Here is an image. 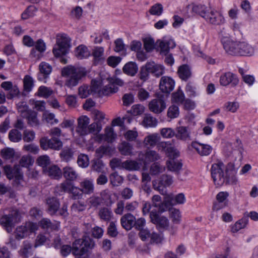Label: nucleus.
Masks as SVG:
<instances>
[{
    "label": "nucleus",
    "mask_w": 258,
    "mask_h": 258,
    "mask_svg": "<svg viewBox=\"0 0 258 258\" xmlns=\"http://www.w3.org/2000/svg\"><path fill=\"white\" fill-rule=\"evenodd\" d=\"M221 42L226 52L230 55L249 56L254 53V48L246 41H233L224 37Z\"/></svg>",
    "instance_id": "f257e3e1"
},
{
    "label": "nucleus",
    "mask_w": 258,
    "mask_h": 258,
    "mask_svg": "<svg viewBox=\"0 0 258 258\" xmlns=\"http://www.w3.org/2000/svg\"><path fill=\"white\" fill-rule=\"evenodd\" d=\"M159 150L165 152L170 158L166 162L168 170L174 172H178L181 169L182 164L175 158L179 156V152L173 147L170 142H162L158 146Z\"/></svg>",
    "instance_id": "f03ea898"
},
{
    "label": "nucleus",
    "mask_w": 258,
    "mask_h": 258,
    "mask_svg": "<svg viewBox=\"0 0 258 258\" xmlns=\"http://www.w3.org/2000/svg\"><path fill=\"white\" fill-rule=\"evenodd\" d=\"M94 245L93 240L89 237L77 239L73 242V254L75 258H89V250Z\"/></svg>",
    "instance_id": "7ed1b4c3"
},
{
    "label": "nucleus",
    "mask_w": 258,
    "mask_h": 258,
    "mask_svg": "<svg viewBox=\"0 0 258 258\" xmlns=\"http://www.w3.org/2000/svg\"><path fill=\"white\" fill-rule=\"evenodd\" d=\"M86 74V72L84 68L72 66H67L62 70V75L69 77L66 81V85L70 88L77 86Z\"/></svg>",
    "instance_id": "20e7f679"
},
{
    "label": "nucleus",
    "mask_w": 258,
    "mask_h": 258,
    "mask_svg": "<svg viewBox=\"0 0 258 258\" xmlns=\"http://www.w3.org/2000/svg\"><path fill=\"white\" fill-rule=\"evenodd\" d=\"M18 211L17 209L8 208L0 211V224L8 233L13 231V227L17 221Z\"/></svg>",
    "instance_id": "39448f33"
},
{
    "label": "nucleus",
    "mask_w": 258,
    "mask_h": 258,
    "mask_svg": "<svg viewBox=\"0 0 258 258\" xmlns=\"http://www.w3.org/2000/svg\"><path fill=\"white\" fill-rule=\"evenodd\" d=\"M226 170L225 165L221 161H218L212 164L211 176L216 185L222 186L225 183L226 180Z\"/></svg>",
    "instance_id": "423d86ee"
},
{
    "label": "nucleus",
    "mask_w": 258,
    "mask_h": 258,
    "mask_svg": "<svg viewBox=\"0 0 258 258\" xmlns=\"http://www.w3.org/2000/svg\"><path fill=\"white\" fill-rule=\"evenodd\" d=\"M38 229V224L32 222H26L24 225L18 226L14 232L17 240L24 239L32 233L35 232Z\"/></svg>",
    "instance_id": "0eeeda50"
},
{
    "label": "nucleus",
    "mask_w": 258,
    "mask_h": 258,
    "mask_svg": "<svg viewBox=\"0 0 258 258\" xmlns=\"http://www.w3.org/2000/svg\"><path fill=\"white\" fill-rule=\"evenodd\" d=\"M19 112H21L23 117L27 120L28 124L31 126H37L39 124V121L37 118V113L35 111L28 109L26 103L22 102L21 104H18Z\"/></svg>",
    "instance_id": "6e6552de"
},
{
    "label": "nucleus",
    "mask_w": 258,
    "mask_h": 258,
    "mask_svg": "<svg viewBox=\"0 0 258 258\" xmlns=\"http://www.w3.org/2000/svg\"><path fill=\"white\" fill-rule=\"evenodd\" d=\"M40 146L44 150H47L49 149L59 150L62 146V143L58 138L51 137V139H49L44 137L40 139Z\"/></svg>",
    "instance_id": "1a4fd4ad"
},
{
    "label": "nucleus",
    "mask_w": 258,
    "mask_h": 258,
    "mask_svg": "<svg viewBox=\"0 0 258 258\" xmlns=\"http://www.w3.org/2000/svg\"><path fill=\"white\" fill-rule=\"evenodd\" d=\"M173 182L172 176L163 174L161 176L158 185L156 186L154 181L153 182V186L162 195H166L167 193L166 188L170 186Z\"/></svg>",
    "instance_id": "9d476101"
},
{
    "label": "nucleus",
    "mask_w": 258,
    "mask_h": 258,
    "mask_svg": "<svg viewBox=\"0 0 258 258\" xmlns=\"http://www.w3.org/2000/svg\"><path fill=\"white\" fill-rule=\"evenodd\" d=\"M185 202V197L182 193L178 194L175 196L172 194L166 195L164 199L166 209H169L170 206L177 204H183Z\"/></svg>",
    "instance_id": "9b49d317"
},
{
    "label": "nucleus",
    "mask_w": 258,
    "mask_h": 258,
    "mask_svg": "<svg viewBox=\"0 0 258 258\" xmlns=\"http://www.w3.org/2000/svg\"><path fill=\"white\" fill-rule=\"evenodd\" d=\"M90 118L86 115H82L77 119V126L76 132L80 136L88 135V126Z\"/></svg>",
    "instance_id": "f8f14e48"
},
{
    "label": "nucleus",
    "mask_w": 258,
    "mask_h": 258,
    "mask_svg": "<svg viewBox=\"0 0 258 258\" xmlns=\"http://www.w3.org/2000/svg\"><path fill=\"white\" fill-rule=\"evenodd\" d=\"M205 19L209 23L216 25H222L225 23L222 15L217 11L209 9Z\"/></svg>",
    "instance_id": "ddd939ff"
},
{
    "label": "nucleus",
    "mask_w": 258,
    "mask_h": 258,
    "mask_svg": "<svg viewBox=\"0 0 258 258\" xmlns=\"http://www.w3.org/2000/svg\"><path fill=\"white\" fill-rule=\"evenodd\" d=\"M139 160L142 162L145 165L150 162L157 161L160 159V156L155 151L148 150L145 153L140 152L138 155Z\"/></svg>",
    "instance_id": "4468645a"
},
{
    "label": "nucleus",
    "mask_w": 258,
    "mask_h": 258,
    "mask_svg": "<svg viewBox=\"0 0 258 258\" xmlns=\"http://www.w3.org/2000/svg\"><path fill=\"white\" fill-rule=\"evenodd\" d=\"M39 72L37 75L38 80L40 81L46 83L47 79L52 71L51 66L48 63L42 62L39 64Z\"/></svg>",
    "instance_id": "2eb2a0df"
},
{
    "label": "nucleus",
    "mask_w": 258,
    "mask_h": 258,
    "mask_svg": "<svg viewBox=\"0 0 258 258\" xmlns=\"http://www.w3.org/2000/svg\"><path fill=\"white\" fill-rule=\"evenodd\" d=\"M166 108L165 101L160 98L152 100L149 103L150 110L156 114L162 112Z\"/></svg>",
    "instance_id": "dca6fc26"
},
{
    "label": "nucleus",
    "mask_w": 258,
    "mask_h": 258,
    "mask_svg": "<svg viewBox=\"0 0 258 258\" xmlns=\"http://www.w3.org/2000/svg\"><path fill=\"white\" fill-rule=\"evenodd\" d=\"M237 169L234 167L233 164L230 163L228 165L226 170V180L225 182L226 184H236L238 180L236 177Z\"/></svg>",
    "instance_id": "f3484780"
},
{
    "label": "nucleus",
    "mask_w": 258,
    "mask_h": 258,
    "mask_svg": "<svg viewBox=\"0 0 258 258\" xmlns=\"http://www.w3.org/2000/svg\"><path fill=\"white\" fill-rule=\"evenodd\" d=\"M39 226L44 230L47 232H51L53 230H58L60 227V223L58 222L54 221L52 222L48 218H43L38 223Z\"/></svg>",
    "instance_id": "a211bd4d"
},
{
    "label": "nucleus",
    "mask_w": 258,
    "mask_h": 258,
    "mask_svg": "<svg viewBox=\"0 0 258 258\" xmlns=\"http://www.w3.org/2000/svg\"><path fill=\"white\" fill-rule=\"evenodd\" d=\"M191 146L200 155L202 156H208L213 150V148L211 146L198 142H192Z\"/></svg>",
    "instance_id": "6ab92c4d"
},
{
    "label": "nucleus",
    "mask_w": 258,
    "mask_h": 258,
    "mask_svg": "<svg viewBox=\"0 0 258 258\" xmlns=\"http://www.w3.org/2000/svg\"><path fill=\"white\" fill-rule=\"evenodd\" d=\"M174 137L177 140L182 141L191 140L190 132L188 127L185 126H177L175 130Z\"/></svg>",
    "instance_id": "aec40b11"
},
{
    "label": "nucleus",
    "mask_w": 258,
    "mask_h": 258,
    "mask_svg": "<svg viewBox=\"0 0 258 258\" xmlns=\"http://www.w3.org/2000/svg\"><path fill=\"white\" fill-rule=\"evenodd\" d=\"M174 85L175 82L171 78L163 76L160 80L159 87L162 92L169 93L173 90Z\"/></svg>",
    "instance_id": "412c9836"
},
{
    "label": "nucleus",
    "mask_w": 258,
    "mask_h": 258,
    "mask_svg": "<svg viewBox=\"0 0 258 258\" xmlns=\"http://www.w3.org/2000/svg\"><path fill=\"white\" fill-rule=\"evenodd\" d=\"M147 67L150 73L156 77H159L164 73L163 66L156 64L154 62L147 63Z\"/></svg>",
    "instance_id": "4be33fe9"
},
{
    "label": "nucleus",
    "mask_w": 258,
    "mask_h": 258,
    "mask_svg": "<svg viewBox=\"0 0 258 258\" xmlns=\"http://www.w3.org/2000/svg\"><path fill=\"white\" fill-rule=\"evenodd\" d=\"M220 82L222 86H227L230 83L236 85L238 83V79L233 74L227 72L221 76Z\"/></svg>",
    "instance_id": "5701e85b"
},
{
    "label": "nucleus",
    "mask_w": 258,
    "mask_h": 258,
    "mask_svg": "<svg viewBox=\"0 0 258 258\" xmlns=\"http://www.w3.org/2000/svg\"><path fill=\"white\" fill-rule=\"evenodd\" d=\"M80 186L82 192L85 194L90 195L94 192V186L93 180L92 179L85 178L80 182Z\"/></svg>",
    "instance_id": "b1692460"
},
{
    "label": "nucleus",
    "mask_w": 258,
    "mask_h": 258,
    "mask_svg": "<svg viewBox=\"0 0 258 258\" xmlns=\"http://www.w3.org/2000/svg\"><path fill=\"white\" fill-rule=\"evenodd\" d=\"M47 212L50 215H53L58 211L60 204L58 200L54 197L48 198L46 200Z\"/></svg>",
    "instance_id": "393cba45"
},
{
    "label": "nucleus",
    "mask_w": 258,
    "mask_h": 258,
    "mask_svg": "<svg viewBox=\"0 0 258 258\" xmlns=\"http://www.w3.org/2000/svg\"><path fill=\"white\" fill-rule=\"evenodd\" d=\"M135 219V217L132 214H125L120 219L121 225L125 230H130L134 226Z\"/></svg>",
    "instance_id": "a878e982"
},
{
    "label": "nucleus",
    "mask_w": 258,
    "mask_h": 258,
    "mask_svg": "<svg viewBox=\"0 0 258 258\" xmlns=\"http://www.w3.org/2000/svg\"><path fill=\"white\" fill-rule=\"evenodd\" d=\"M6 173L10 179L15 178V180L19 183L22 180L23 175L20 170L18 169H12L9 166H5L4 168Z\"/></svg>",
    "instance_id": "bb28decb"
},
{
    "label": "nucleus",
    "mask_w": 258,
    "mask_h": 258,
    "mask_svg": "<svg viewBox=\"0 0 258 258\" xmlns=\"http://www.w3.org/2000/svg\"><path fill=\"white\" fill-rule=\"evenodd\" d=\"M187 8L188 9H191L192 13L199 14L204 19L209 10V8L205 5H196L195 4L188 5Z\"/></svg>",
    "instance_id": "cd10ccee"
},
{
    "label": "nucleus",
    "mask_w": 258,
    "mask_h": 258,
    "mask_svg": "<svg viewBox=\"0 0 258 258\" xmlns=\"http://www.w3.org/2000/svg\"><path fill=\"white\" fill-rule=\"evenodd\" d=\"M44 173L54 179H59L61 177L62 172L56 165H52L44 168Z\"/></svg>",
    "instance_id": "c85d7f7f"
},
{
    "label": "nucleus",
    "mask_w": 258,
    "mask_h": 258,
    "mask_svg": "<svg viewBox=\"0 0 258 258\" xmlns=\"http://www.w3.org/2000/svg\"><path fill=\"white\" fill-rule=\"evenodd\" d=\"M159 45L160 48L161 53L166 55L170 49H172L175 46V43L173 40L169 39L160 41Z\"/></svg>",
    "instance_id": "c756f323"
},
{
    "label": "nucleus",
    "mask_w": 258,
    "mask_h": 258,
    "mask_svg": "<svg viewBox=\"0 0 258 258\" xmlns=\"http://www.w3.org/2000/svg\"><path fill=\"white\" fill-rule=\"evenodd\" d=\"M122 71L127 76L133 77L137 73L138 67L136 62L130 61L123 66Z\"/></svg>",
    "instance_id": "7c9ffc66"
},
{
    "label": "nucleus",
    "mask_w": 258,
    "mask_h": 258,
    "mask_svg": "<svg viewBox=\"0 0 258 258\" xmlns=\"http://www.w3.org/2000/svg\"><path fill=\"white\" fill-rule=\"evenodd\" d=\"M63 175L67 180L74 181L77 179L78 174L73 167L66 166L63 168Z\"/></svg>",
    "instance_id": "2f4dec72"
},
{
    "label": "nucleus",
    "mask_w": 258,
    "mask_h": 258,
    "mask_svg": "<svg viewBox=\"0 0 258 258\" xmlns=\"http://www.w3.org/2000/svg\"><path fill=\"white\" fill-rule=\"evenodd\" d=\"M142 166V164L135 160H126L122 162V168L129 171L138 170Z\"/></svg>",
    "instance_id": "473e14b6"
},
{
    "label": "nucleus",
    "mask_w": 258,
    "mask_h": 258,
    "mask_svg": "<svg viewBox=\"0 0 258 258\" xmlns=\"http://www.w3.org/2000/svg\"><path fill=\"white\" fill-rule=\"evenodd\" d=\"M118 150L123 155L128 156L133 155V147L127 142H122L118 146Z\"/></svg>",
    "instance_id": "72a5a7b5"
},
{
    "label": "nucleus",
    "mask_w": 258,
    "mask_h": 258,
    "mask_svg": "<svg viewBox=\"0 0 258 258\" xmlns=\"http://www.w3.org/2000/svg\"><path fill=\"white\" fill-rule=\"evenodd\" d=\"M157 134H153L146 136L144 140V144L146 147H154L159 140Z\"/></svg>",
    "instance_id": "f704fd0d"
},
{
    "label": "nucleus",
    "mask_w": 258,
    "mask_h": 258,
    "mask_svg": "<svg viewBox=\"0 0 258 258\" xmlns=\"http://www.w3.org/2000/svg\"><path fill=\"white\" fill-rule=\"evenodd\" d=\"M75 55L79 59H83L88 57L90 52L86 46L80 45L76 48Z\"/></svg>",
    "instance_id": "c9c22d12"
},
{
    "label": "nucleus",
    "mask_w": 258,
    "mask_h": 258,
    "mask_svg": "<svg viewBox=\"0 0 258 258\" xmlns=\"http://www.w3.org/2000/svg\"><path fill=\"white\" fill-rule=\"evenodd\" d=\"M178 75L183 80H187L191 75V72L188 66L183 64L179 67L178 70Z\"/></svg>",
    "instance_id": "e433bc0d"
},
{
    "label": "nucleus",
    "mask_w": 258,
    "mask_h": 258,
    "mask_svg": "<svg viewBox=\"0 0 258 258\" xmlns=\"http://www.w3.org/2000/svg\"><path fill=\"white\" fill-rule=\"evenodd\" d=\"M157 119L150 114H146L142 121V124L146 127H155L157 124Z\"/></svg>",
    "instance_id": "4c0bfd02"
},
{
    "label": "nucleus",
    "mask_w": 258,
    "mask_h": 258,
    "mask_svg": "<svg viewBox=\"0 0 258 258\" xmlns=\"http://www.w3.org/2000/svg\"><path fill=\"white\" fill-rule=\"evenodd\" d=\"M185 100V96L183 91L179 88L172 94L171 100L172 102L177 104H182Z\"/></svg>",
    "instance_id": "58836bf2"
},
{
    "label": "nucleus",
    "mask_w": 258,
    "mask_h": 258,
    "mask_svg": "<svg viewBox=\"0 0 258 258\" xmlns=\"http://www.w3.org/2000/svg\"><path fill=\"white\" fill-rule=\"evenodd\" d=\"M113 152V149L108 145L101 146L96 149V154L97 156L101 158L103 155H109Z\"/></svg>",
    "instance_id": "ea45409f"
},
{
    "label": "nucleus",
    "mask_w": 258,
    "mask_h": 258,
    "mask_svg": "<svg viewBox=\"0 0 258 258\" xmlns=\"http://www.w3.org/2000/svg\"><path fill=\"white\" fill-rule=\"evenodd\" d=\"M70 43V38L65 34H62L57 36L56 43L55 45H58L63 47H65V48L69 49Z\"/></svg>",
    "instance_id": "a19ab883"
},
{
    "label": "nucleus",
    "mask_w": 258,
    "mask_h": 258,
    "mask_svg": "<svg viewBox=\"0 0 258 258\" xmlns=\"http://www.w3.org/2000/svg\"><path fill=\"white\" fill-rule=\"evenodd\" d=\"M99 216L101 219L105 221H109L112 217L113 214L110 209L103 207L99 210Z\"/></svg>",
    "instance_id": "79ce46f5"
},
{
    "label": "nucleus",
    "mask_w": 258,
    "mask_h": 258,
    "mask_svg": "<svg viewBox=\"0 0 258 258\" xmlns=\"http://www.w3.org/2000/svg\"><path fill=\"white\" fill-rule=\"evenodd\" d=\"M36 163L43 168L44 171V168H47L48 166L50 164V158L47 155L40 156L36 159Z\"/></svg>",
    "instance_id": "37998d69"
},
{
    "label": "nucleus",
    "mask_w": 258,
    "mask_h": 258,
    "mask_svg": "<svg viewBox=\"0 0 258 258\" xmlns=\"http://www.w3.org/2000/svg\"><path fill=\"white\" fill-rule=\"evenodd\" d=\"M70 181L66 179V180L57 185L56 188L59 191L70 193L74 186V184Z\"/></svg>",
    "instance_id": "c03bdc74"
},
{
    "label": "nucleus",
    "mask_w": 258,
    "mask_h": 258,
    "mask_svg": "<svg viewBox=\"0 0 258 258\" xmlns=\"http://www.w3.org/2000/svg\"><path fill=\"white\" fill-rule=\"evenodd\" d=\"M9 139L12 142L18 143L22 140V135L18 130L12 129L9 133Z\"/></svg>",
    "instance_id": "a18cd8bd"
},
{
    "label": "nucleus",
    "mask_w": 258,
    "mask_h": 258,
    "mask_svg": "<svg viewBox=\"0 0 258 258\" xmlns=\"http://www.w3.org/2000/svg\"><path fill=\"white\" fill-rule=\"evenodd\" d=\"M144 47L146 52H151L155 48V41L153 38L147 37L143 39Z\"/></svg>",
    "instance_id": "49530a36"
},
{
    "label": "nucleus",
    "mask_w": 258,
    "mask_h": 258,
    "mask_svg": "<svg viewBox=\"0 0 258 258\" xmlns=\"http://www.w3.org/2000/svg\"><path fill=\"white\" fill-rule=\"evenodd\" d=\"M62 160L68 162L73 159L74 151L70 148H64L60 153Z\"/></svg>",
    "instance_id": "de8ad7c7"
},
{
    "label": "nucleus",
    "mask_w": 258,
    "mask_h": 258,
    "mask_svg": "<svg viewBox=\"0 0 258 258\" xmlns=\"http://www.w3.org/2000/svg\"><path fill=\"white\" fill-rule=\"evenodd\" d=\"M24 89L27 92H30L34 87V80L30 76L26 75L23 80Z\"/></svg>",
    "instance_id": "09e8293b"
},
{
    "label": "nucleus",
    "mask_w": 258,
    "mask_h": 258,
    "mask_svg": "<svg viewBox=\"0 0 258 258\" xmlns=\"http://www.w3.org/2000/svg\"><path fill=\"white\" fill-rule=\"evenodd\" d=\"M110 181L113 186H118L123 182V178L117 172H114L110 174Z\"/></svg>",
    "instance_id": "8fccbe9b"
},
{
    "label": "nucleus",
    "mask_w": 258,
    "mask_h": 258,
    "mask_svg": "<svg viewBox=\"0 0 258 258\" xmlns=\"http://www.w3.org/2000/svg\"><path fill=\"white\" fill-rule=\"evenodd\" d=\"M104 49L103 47H95L92 50V55L96 60H100L104 58Z\"/></svg>",
    "instance_id": "3c124183"
},
{
    "label": "nucleus",
    "mask_w": 258,
    "mask_h": 258,
    "mask_svg": "<svg viewBox=\"0 0 258 258\" xmlns=\"http://www.w3.org/2000/svg\"><path fill=\"white\" fill-rule=\"evenodd\" d=\"M170 216L173 222L176 224L179 223L181 220V214L179 210L175 208L170 209Z\"/></svg>",
    "instance_id": "603ef678"
},
{
    "label": "nucleus",
    "mask_w": 258,
    "mask_h": 258,
    "mask_svg": "<svg viewBox=\"0 0 258 258\" xmlns=\"http://www.w3.org/2000/svg\"><path fill=\"white\" fill-rule=\"evenodd\" d=\"M79 95L82 98H86L90 95L92 94L89 86L83 85L79 88Z\"/></svg>",
    "instance_id": "864d4df0"
},
{
    "label": "nucleus",
    "mask_w": 258,
    "mask_h": 258,
    "mask_svg": "<svg viewBox=\"0 0 258 258\" xmlns=\"http://www.w3.org/2000/svg\"><path fill=\"white\" fill-rule=\"evenodd\" d=\"M109 83L105 86L102 90V94L104 95H108L110 93H115L118 91V88L117 86H114L113 84L110 82V80L109 81Z\"/></svg>",
    "instance_id": "5fc2aeb1"
},
{
    "label": "nucleus",
    "mask_w": 258,
    "mask_h": 258,
    "mask_svg": "<svg viewBox=\"0 0 258 258\" xmlns=\"http://www.w3.org/2000/svg\"><path fill=\"white\" fill-rule=\"evenodd\" d=\"M152 202L155 207H159L161 211H164L168 209H166L164 201L161 203V198L159 195H155L152 197Z\"/></svg>",
    "instance_id": "6e6d98bb"
},
{
    "label": "nucleus",
    "mask_w": 258,
    "mask_h": 258,
    "mask_svg": "<svg viewBox=\"0 0 258 258\" xmlns=\"http://www.w3.org/2000/svg\"><path fill=\"white\" fill-rule=\"evenodd\" d=\"M35 137V133L34 131L26 129L24 131L22 138L24 142H31L33 141Z\"/></svg>",
    "instance_id": "4d7b16f0"
},
{
    "label": "nucleus",
    "mask_w": 258,
    "mask_h": 258,
    "mask_svg": "<svg viewBox=\"0 0 258 258\" xmlns=\"http://www.w3.org/2000/svg\"><path fill=\"white\" fill-rule=\"evenodd\" d=\"M160 134L163 138L170 139L174 137L175 130L170 127H164L160 130Z\"/></svg>",
    "instance_id": "13d9d810"
},
{
    "label": "nucleus",
    "mask_w": 258,
    "mask_h": 258,
    "mask_svg": "<svg viewBox=\"0 0 258 258\" xmlns=\"http://www.w3.org/2000/svg\"><path fill=\"white\" fill-rule=\"evenodd\" d=\"M52 51L54 56L58 57L66 55L68 52L69 49L65 48V47L54 45Z\"/></svg>",
    "instance_id": "bf43d9fd"
},
{
    "label": "nucleus",
    "mask_w": 258,
    "mask_h": 258,
    "mask_svg": "<svg viewBox=\"0 0 258 258\" xmlns=\"http://www.w3.org/2000/svg\"><path fill=\"white\" fill-rule=\"evenodd\" d=\"M163 11V8L161 4L159 3L156 4L152 6L150 10L149 13L152 15L160 16Z\"/></svg>",
    "instance_id": "052dcab7"
},
{
    "label": "nucleus",
    "mask_w": 258,
    "mask_h": 258,
    "mask_svg": "<svg viewBox=\"0 0 258 258\" xmlns=\"http://www.w3.org/2000/svg\"><path fill=\"white\" fill-rule=\"evenodd\" d=\"M149 74L150 72L147 69L146 63L145 66L142 67L141 68L139 74V78L143 81L142 84L140 86H142L143 83L146 81L149 78Z\"/></svg>",
    "instance_id": "680f3d73"
},
{
    "label": "nucleus",
    "mask_w": 258,
    "mask_h": 258,
    "mask_svg": "<svg viewBox=\"0 0 258 258\" xmlns=\"http://www.w3.org/2000/svg\"><path fill=\"white\" fill-rule=\"evenodd\" d=\"M31 248L32 245L29 242L27 241H24L23 242V247L20 250L21 254L23 255L25 258L28 257L31 253Z\"/></svg>",
    "instance_id": "e2e57ef3"
},
{
    "label": "nucleus",
    "mask_w": 258,
    "mask_h": 258,
    "mask_svg": "<svg viewBox=\"0 0 258 258\" xmlns=\"http://www.w3.org/2000/svg\"><path fill=\"white\" fill-rule=\"evenodd\" d=\"M37 9L34 6H30L22 14L21 17L23 19H27L29 17H33L34 13L37 11Z\"/></svg>",
    "instance_id": "0e129e2a"
},
{
    "label": "nucleus",
    "mask_w": 258,
    "mask_h": 258,
    "mask_svg": "<svg viewBox=\"0 0 258 258\" xmlns=\"http://www.w3.org/2000/svg\"><path fill=\"white\" fill-rule=\"evenodd\" d=\"M43 118L47 123L51 124H56L59 122L57 119L55 118V115L52 113L44 112Z\"/></svg>",
    "instance_id": "69168bd1"
},
{
    "label": "nucleus",
    "mask_w": 258,
    "mask_h": 258,
    "mask_svg": "<svg viewBox=\"0 0 258 258\" xmlns=\"http://www.w3.org/2000/svg\"><path fill=\"white\" fill-rule=\"evenodd\" d=\"M77 163L80 167H87L89 164V158L85 154H80L78 157Z\"/></svg>",
    "instance_id": "338daca9"
},
{
    "label": "nucleus",
    "mask_w": 258,
    "mask_h": 258,
    "mask_svg": "<svg viewBox=\"0 0 258 258\" xmlns=\"http://www.w3.org/2000/svg\"><path fill=\"white\" fill-rule=\"evenodd\" d=\"M179 113L178 107L175 105H172L168 109L167 116L170 118H174L178 116Z\"/></svg>",
    "instance_id": "774afa93"
}]
</instances>
